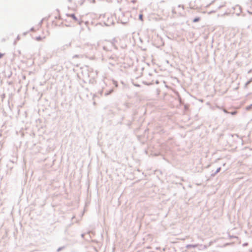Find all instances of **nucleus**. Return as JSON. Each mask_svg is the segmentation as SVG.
Here are the masks:
<instances>
[{
    "label": "nucleus",
    "mask_w": 252,
    "mask_h": 252,
    "mask_svg": "<svg viewBox=\"0 0 252 252\" xmlns=\"http://www.w3.org/2000/svg\"><path fill=\"white\" fill-rule=\"evenodd\" d=\"M221 169V168L220 167H219L217 170L216 171V172L214 173V174H212V176H215L216 174H217L218 173H219L220 170Z\"/></svg>",
    "instance_id": "nucleus-5"
},
{
    "label": "nucleus",
    "mask_w": 252,
    "mask_h": 252,
    "mask_svg": "<svg viewBox=\"0 0 252 252\" xmlns=\"http://www.w3.org/2000/svg\"><path fill=\"white\" fill-rule=\"evenodd\" d=\"M178 7H181L183 10L184 9V6L183 5L179 4L178 5Z\"/></svg>",
    "instance_id": "nucleus-10"
},
{
    "label": "nucleus",
    "mask_w": 252,
    "mask_h": 252,
    "mask_svg": "<svg viewBox=\"0 0 252 252\" xmlns=\"http://www.w3.org/2000/svg\"><path fill=\"white\" fill-rule=\"evenodd\" d=\"M102 93H103V91L101 90L99 92V94H100V95H102Z\"/></svg>",
    "instance_id": "nucleus-15"
},
{
    "label": "nucleus",
    "mask_w": 252,
    "mask_h": 252,
    "mask_svg": "<svg viewBox=\"0 0 252 252\" xmlns=\"http://www.w3.org/2000/svg\"><path fill=\"white\" fill-rule=\"evenodd\" d=\"M172 13H174V14L176 13V12L175 11V8H173V9H172Z\"/></svg>",
    "instance_id": "nucleus-13"
},
{
    "label": "nucleus",
    "mask_w": 252,
    "mask_h": 252,
    "mask_svg": "<svg viewBox=\"0 0 252 252\" xmlns=\"http://www.w3.org/2000/svg\"><path fill=\"white\" fill-rule=\"evenodd\" d=\"M31 31H34V28H32L31 29Z\"/></svg>",
    "instance_id": "nucleus-18"
},
{
    "label": "nucleus",
    "mask_w": 252,
    "mask_h": 252,
    "mask_svg": "<svg viewBox=\"0 0 252 252\" xmlns=\"http://www.w3.org/2000/svg\"><path fill=\"white\" fill-rule=\"evenodd\" d=\"M247 245H248V243H244V244L243 245V246H247Z\"/></svg>",
    "instance_id": "nucleus-16"
},
{
    "label": "nucleus",
    "mask_w": 252,
    "mask_h": 252,
    "mask_svg": "<svg viewBox=\"0 0 252 252\" xmlns=\"http://www.w3.org/2000/svg\"><path fill=\"white\" fill-rule=\"evenodd\" d=\"M63 249H64V247H60L57 250V252H60L61 250H63Z\"/></svg>",
    "instance_id": "nucleus-7"
},
{
    "label": "nucleus",
    "mask_w": 252,
    "mask_h": 252,
    "mask_svg": "<svg viewBox=\"0 0 252 252\" xmlns=\"http://www.w3.org/2000/svg\"><path fill=\"white\" fill-rule=\"evenodd\" d=\"M68 1H71V0H68Z\"/></svg>",
    "instance_id": "nucleus-23"
},
{
    "label": "nucleus",
    "mask_w": 252,
    "mask_h": 252,
    "mask_svg": "<svg viewBox=\"0 0 252 252\" xmlns=\"http://www.w3.org/2000/svg\"><path fill=\"white\" fill-rule=\"evenodd\" d=\"M95 0H93V2H94Z\"/></svg>",
    "instance_id": "nucleus-22"
},
{
    "label": "nucleus",
    "mask_w": 252,
    "mask_h": 252,
    "mask_svg": "<svg viewBox=\"0 0 252 252\" xmlns=\"http://www.w3.org/2000/svg\"><path fill=\"white\" fill-rule=\"evenodd\" d=\"M252 104L247 106L246 108V110L249 111V110H250L252 108Z\"/></svg>",
    "instance_id": "nucleus-8"
},
{
    "label": "nucleus",
    "mask_w": 252,
    "mask_h": 252,
    "mask_svg": "<svg viewBox=\"0 0 252 252\" xmlns=\"http://www.w3.org/2000/svg\"><path fill=\"white\" fill-rule=\"evenodd\" d=\"M103 49H104V50H105V49H106L105 47H103Z\"/></svg>",
    "instance_id": "nucleus-21"
},
{
    "label": "nucleus",
    "mask_w": 252,
    "mask_h": 252,
    "mask_svg": "<svg viewBox=\"0 0 252 252\" xmlns=\"http://www.w3.org/2000/svg\"><path fill=\"white\" fill-rule=\"evenodd\" d=\"M84 235H85V234H81V237H82V238H84Z\"/></svg>",
    "instance_id": "nucleus-19"
},
{
    "label": "nucleus",
    "mask_w": 252,
    "mask_h": 252,
    "mask_svg": "<svg viewBox=\"0 0 252 252\" xmlns=\"http://www.w3.org/2000/svg\"><path fill=\"white\" fill-rule=\"evenodd\" d=\"M69 16L71 17L73 19H74L75 21H78L77 18L75 16L74 14H71L69 15Z\"/></svg>",
    "instance_id": "nucleus-2"
},
{
    "label": "nucleus",
    "mask_w": 252,
    "mask_h": 252,
    "mask_svg": "<svg viewBox=\"0 0 252 252\" xmlns=\"http://www.w3.org/2000/svg\"><path fill=\"white\" fill-rule=\"evenodd\" d=\"M200 19V18L199 17H196L193 19L192 22H193V23L197 22L199 21Z\"/></svg>",
    "instance_id": "nucleus-3"
},
{
    "label": "nucleus",
    "mask_w": 252,
    "mask_h": 252,
    "mask_svg": "<svg viewBox=\"0 0 252 252\" xmlns=\"http://www.w3.org/2000/svg\"><path fill=\"white\" fill-rule=\"evenodd\" d=\"M113 84L114 85L116 86V87H117L118 86V83L117 81H113Z\"/></svg>",
    "instance_id": "nucleus-9"
},
{
    "label": "nucleus",
    "mask_w": 252,
    "mask_h": 252,
    "mask_svg": "<svg viewBox=\"0 0 252 252\" xmlns=\"http://www.w3.org/2000/svg\"><path fill=\"white\" fill-rule=\"evenodd\" d=\"M252 82V78H251L249 81H247L245 84V87H247V86L251 83V82Z\"/></svg>",
    "instance_id": "nucleus-6"
},
{
    "label": "nucleus",
    "mask_w": 252,
    "mask_h": 252,
    "mask_svg": "<svg viewBox=\"0 0 252 252\" xmlns=\"http://www.w3.org/2000/svg\"><path fill=\"white\" fill-rule=\"evenodd\" d=\"M77 55H75L74 57H77Z\"/></svg>",
    "instance_id": "nucleus-20"
},
{
    "label": "nucleus",
    "mask_w": 252,
    "mask_h": 252,
    "mask_svg": "<svg viewBox=\"0 0 252 252\" xmlns=\"http://www.w3.org/2000/svg\"><path fill=\"white\" fill-rule=\"evenodd\" d=\"M236 114V111H234V112H232L231 113V114H232V115H235V114Z\"/></svg>",
    "instance_id": "nucleus-14"
},
{
    "label": "nucleus",
    "mask_w": 252,
    "mask_h": 252,
    "mask_svg": "<svg viewBox=\"0 0 252 252\" xmlns=\"http://www.w3.org/2000/svg\"><path fill=\"white\" fill-rule=\"evenodd\" d=\"M142 18H143V15L142 14H140L139 15V19L141 20H142Z\"/></svg>",
    "instance_id": "nucleus-11"
},
{
    "label": "nucleus",
    "mask_w": 252,
    "mask_h": 252,
    "mask_svg": "<svg viewBox=\"0 0 252 252\" xmlns=\"http://www.w3.org/2000/svg\"><path fill=\"white\" fill-rule=\"evenodd\" d=\"M197 246H198L197 244H195V245L189 244L186 246V248L189 249L191 248H196Z\"/></svg>",
    "instance_id": "nucleus-1"
},
{
    "label": "nucleus",
    "mask_w": 252,
    "mask_h": 252,
    "mask_svg": "<svg viewBox=\"0 0 252 252\" xmlns=\"http://www.w3.org/2000/svg\"><path fill=\"white\" fill-rule=\"evenodd\" d=\"M41 39H42V38L40 36H38V37H36V40H38V41L41 40Z\"/></svg>",
    "instance_id": "nucleus-12"
},
{
    "label": "nucleus",
    "mask_w": 252,
    "mask_h": 252,
    "mask_svg": "<svg viewBox=\"0 0 252 252\" xmlns=\"http://www.w3.org/2000/svg\"><path fill=\"white\" fill-rule=\"evenodd\" d=\"M3 56V54L0 53V59Z\"/></svg>",
    "instance_id": "nucleus-17"
},
{
    "label": "nucleus",
    "mask_w": 252,
    "mask_h": 252,
    "mask_svg": "<svg viewBox=\"0 0 252 252\" xmlns=\"http://www.w3.org/2000/svg\"><path fill=\"white\" fill-rule=\"evenodd\" d=\"M113 92V90L111 89L109 92L105 93V96H107L109 94H111Z\"/></svg>",
    "instance_id": "nucleus-4"
}]
</instances>
